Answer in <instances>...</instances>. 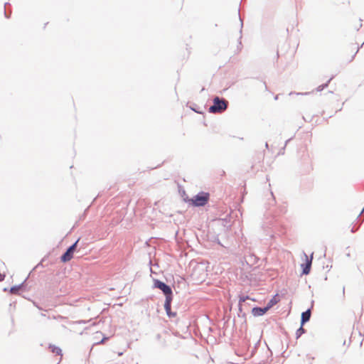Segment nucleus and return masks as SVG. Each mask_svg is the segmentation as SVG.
<instances>
[{
	"label": "nucleus",
	"mask_w": 364,
	"mask_h": 364,
	"mask_svg": "<svg viewBox=\"0 0 364 364\" xmlns=\"http://www.w3.org/2000/svg\"><path fill=\"white\" fill-rule=\"evenodd\" d=\"M106 339V338H103L99 343H103Z\"/></svg>",
	"instance_id": "14"
},
{
	"label": "nucleus",
	"mask_w": 364,
	"mask_h": 364,
	"mask_svg": "<svg viewBox=\"0 0 364 364\" xmlns=\"http://www.w3.org/2000/svg\"><path fill=\"white\" fill-rule=\"evenodd\" d=\"M227 107L228 102L226 100L216 97L213 100V105L209 108V112L211 113H221L227 109Z\"/></svg>",
	"instance_id": "2"
},
{
	"label": "nucleus",
	"mask_w": 364,
	"mask_h": 364,
	"mask_svg": "<svg viewBox=\"0 0 364 364\" xmlns=\"http://www.w3.org/2000/svg\"><path fill=\"white\" fill-rule=\"evenodd\" d=\"M171 302H169V309L165 308V310L166 311L167 315L169 317H175L176 316V313L171 311Z\"/></svg>",
	"instance_id": "9"
},
{
	"label": "nucleus",
	"mask_w": 364,
	"mask_h": 364,
	"mask_svg": "<svg viewBox=\"0 0 364 364\" xmlns=\"http://www.w3.org/2000/svg\"><path fill=\"white\" fill-rule=\"evenodd\" d=\"M208 199L209 194L202 193L189 199L188 202L194 206H203L208 203Z\"/></svg>",
	"instance_id": "3"
},
{
	"label": "nucleus",
	"mask_w": 364,
	"mask_h": 364,
	"mask_svg": "<svg viewBox=\"0 0 364 364\" xmlns=\"http://www.w3.org/2000/svg\"><path fill=\"white\" fill-rule=\"evenodd\" d=\"M50 348L52 349V351L53 353H55L57 354H60V352H61V350L59 348H58V347L50 346Z\"/></svg>",
	"instance_id": "12"
},
{
	"label": "nucleus",
	"mask_w": 364,
	"mask_h": 364,
	"mask_svg": "<svg viewBox=\"0 0 364 364\" xmlns=\"http://www.w3.org/2000/svg\"><path fill=\"white\" fill-rule=\"evenodd\" d=\"M311 317V310L308 309L307 311L303 312L301 314V325L308 321Z\"/></svg>",
	"instance_id": "8"
},
{
	"label": "nucleus",
	"mask_w": 364,
	"mask_h": 364,
	"mask_svg": "<svg viewBox=\"0 0 364 364\" xmlns=\"http://www.w3.org/2000/svg\"><path fill=\"white\" fill-rule=\"evenodd\" d=\"M15 291H16V289H15L14 288H11V291L12 293L15 292Z\"/></svg>",
	"instance_id": "15"
},
{
	"label": "nucleus",
	"mask_w": 364,
	"mask_h": 364,
	"mask_svg": "<svg viewBox=\"0 0 364 364\" xmlns=\"http://www.w3.org/2000/svg\"><path fill=\"white\" fill-rule=\"evenodd\" d=\"M79 242V239L73 245H71L67 251L61 257V261L63 262H67L73 257V252H75L77 242Z\"/></svg>",
	"instance_id": "4"
},
{
	"label": "nucleus",
	"mask_w": 364,
	"mask_h": 364,
	"mask_svg": "<svg viewBox=\"0 0 364 364\" xmlns=\"http://www.w3.org/2000/svg\"><path fill=\"white\" fill-rule=\"evenodd\" d=\"M280 301V298H279V294H276L274 295L271 299L270 301L268 302L267 305V307L268 309H271L272 306H274L275 304H277V303H279Z\"/></svg>",
	"instance_id": "7"
},
{
	"label": "nucleus",
	"mask_w": 364,
	"mask_h": 364,
	"mask_svg": "<svg viewBox=\"0 0 364 364\" xmlns=\"http://www.w3.org/2000/svg\"><path fill=\"white\" fill-rule=\"evenodd\" d=\"M305 332V330L304 328L302 327V326L296 331V338H299L303 333H304Z\"/></svg>",
	"instance_id": "10"
},
{
	"label": "nucleus",
	"mask_w": 364,
	"mask_h": 364,
	"mask_svg": "<svg viewBox=\"0 0 364 364\" xmlns=\"http://www.w3.org/2000/svg\"><path fill=\"white\" fill-rule=\"evenodd\" d=\"M5 278V274L0 273V282L3 281Z\"/></svg>",
	"instance_id": "13"
},
{
	"label": "nucleus",
	"mask_w": 364,
	"mask_h": 364,
	"mask_svg": "<svg viewBox=\"0 0 364 364\" xmlns=\"http://www.w3.org/2000/svg\"><path fill=\"white\" fill-rule=\"evenodd\" d=\"M155 287L161 289L166 295V301L164 304V308L169 309V302L172 301V290L171 287L166 285L165 283L156 280L154 283Z\"/></svg>",
	"instance_id": "1"
},
{
	"label": "nucleus",
	"mask_w": 364,
	"mask_h": 364,
	"mask_svg": "<svg viewBox=\"0 0 364 364\" xmlns=\"http://www.w3.org/2000/svg\"><path fill=\"white\" fill-rule=\"evenodd\" d=\"M247 299H250V297L248 296H240L239 303L241 304L244 303Z\"/></svg>",
	"instance_id": "11"
},
{
	"label": "nucleus",
	"mask_w": 364,
	"mask_h": 364,
	"mask_svg": "<svg viewBox=\"0 0 364 364\" xmlns=\"http://www.w3.org/2000/svg\"><path fill=\"white\" fill-rule=\"evenodd\" d=\"M304 257H305V263L301 264V267L303 269V272H302L303 274H309L310 270H311V263H312V257H311V258H309V257L306 254H304Z\"/></svg>",
	"instance_id": "5"
},
{
	"label": "nucleus",
	"mask_w": 364,
	"mask_h": 364,
	"mask_svg": "<svg viewBox=\"0 0 364 364\" xmlns=\"http://www.w3.org/2000/svg\"><path fill=\"white\" fill-rule=\"evenodd\" d=\"M269 309L267 307L260 308V307H255L252 310V313L255 316H260L264 315Z\"/></svg>",
	"instance_id": "6"
}]
</instances>
